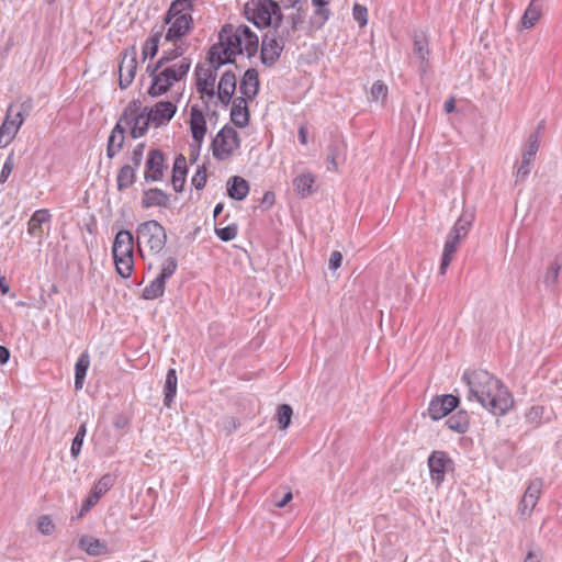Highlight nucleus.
Masks as SVG:
<instances>
[{
  "label": "nucleus",
  "instance_id": "46",
  "mask_svg": "<svg viewBox=\"0 0 562 562\" xmlns=\"http://www.w3.org/2000/svg\"><path fill=\"white\" fill-rule=\"evenodd\" d=\"M474 215L471 212H463L452 227V232L459 234L463 238L468 235L469 228L472 225Z\"/></svg>",
  "mask_w": 562,
  "mask_h": 562
},
{
  "label": "nucleus",
  "instance_id": "50",
  "mask_svg": "<svg viewBox=\"0 0 562 562\" xmlns=\"http://www.w3.org/2000/svg\"><path fill=\"white\" fill-rule=\"evenodd\" d=\"M458 247L453 245L452 243L446 240L443 246V252L441 257V262L439 267L440 274H445L447 271V268L450 266L453 255L457 251Z\"/></svg>",
  "mask_w": 562,
  "mask_h": 562
},
{
  "label": "nucleus",
  "instance_id": "2",
  "mask_svg": "<svg viewBox=\"0 0 562 562\" xmlns=\"http://www.w3.org/2000/svg\"><path fill=\"white\" fill-rule=\"evenodd\" d=\"M191 11V0H175L171 2L164 18L165 24H169L165 34L166 42H177L191 31L193 26Z\"/></svg>",
  "mask_w": 562,
  "mask_h": 562
},
{
  "label": "nucleus",
  "instance_id": "13",
  "mask_svg": "<svg viewBox=\"0 0 562 562\" xmlns=\"http://www.w3.org/2000/svg\"><path fill=\"white\" fill-rule=\"evenodd\" d=\"M284 46L277 38V35L267 33L262 37L260 59L265 66L271 67L280 58Z\"/></svg>",
  "mask_w": 562,
  "mask_h": 562
},
{
  "label": "nucleus",
  "instance_id": "55",
  "mask_svg": "<svg viewBox=\"0 0 562 562\" xmlns=\"http://www.w3.org/2000/svg\"><path fill=\"white\" fill-rule=\"evenodd\" d=\"M206 167L202 165L198 167L195 173L191 179V183L196 190H202L206 184Z\"/></svg>",
  "mask_w": 562,
  "mask_h": 562
},
{
  "label": "nucleus",
  "instance_id": "7",
  "mask_svg": "<svg viewBox=\"0 0 562 562\" xmlns=\"http://www.w3.org/2000/svg\"><path fill=\"white\" fill-rule=\"evenodd\" d=\"M258 27H268L274 23L282 22L283 15L278 2L273 0H258L255 9L252 10V16L248 18Z\"/></svg>",
  "mask_w": 562,
  "mask_h": 562
},
{
  "label": "nucleus",
  "instance_id": "60",
  "mask_svg": "<svg viewBox=\"0 0 562 562\" xmlns=\"http://www.w3.org/2000/svg\"><path fill=\"white\" fill-rule=\"evenodd\" d=\"M288 19H289V21L291 23V26H290L291 30L295 31L304 22L305 14L302 11V9L299 8L296 13H293V14L289 15Z\"/></svg>",
  "mask_w": 562,
  "mask_h": 562
},
{
  "label": "nucleus",
  "instance_id": "8",
  "mask_svg": "<svg viewBox=\"0 0 562 562\" xmlns=\"http://www.w3.org/2000/svg\"><path fill=\"white\" fill-rule=\"evenodd\" d=\"M430 477L436 485L445 481L446 473L453 469V461L445 451H432L428 458Z\"/></svg>",
  "mask_w": 562,
  "mask_h": 562
},
{
  "label": "nucleus",
  "instance_id": "35",
  "mask_svg": "<svg viewBox=\"0 0 562 562\" xmlns=\"http://www.w3.org/2000/svg\"><path fill=\"white\" fill-rule=\"evenodd\" d=\"M447 427L458 434H464L470 426V417L465 411H459L446 420Z\"/></svg>",
  "mask_w": 562,
  "mask_h": 562
},
{
  "label": "nucleus",
  "instance_id": "40",
  "mask_svg": "<svg viewBox=\"0 0 562 562\" xmlns=\"http://www.w3.org/2000/svg\"><path fill=\"white\" fill-rule=\"evenodd\" d=\"M241 44L243 52L245 50L248 57L254 56L258 50L259 40L258 36L250 30L249 26L243 24L241 29Z\"/></svg>",
  "mask_w": 562,
  "mask_h": 562
},
{
  "label": "nucleus",
  "instance_id": "25",
  "mask_svg": "<svg viewBox=\"0 0 562 562\" xmlns=\"http://www.w3.org/2000/svg\"><path fill=\"white\" fill-rule=\"evenodd\" d=\"M143 207L149 209L153 206L168 207L169 195L158 188L145 190L142 199Z\"/></svg>",
  "mask_w": 562,
  "mask_h": 562
},
{
  "label": "nucleus",
  "instance_id": "32",
  "mask_svg": "<svg viewBox=\"0 0 562 562\" xmlns=\"http://www.w3.org/2000/svg\"><path fill=\"white\" fill-rule=\"evenodd\" d=\"M21 120L14 122L4 117L0 126V148L8 146L21 127Z\"/></svg>",
  "mask_w": 562,
  "mask_h": 562
},
{
  "label": "nucleus",
  "instance_id": "15",
  "mask_svg": "<svg viewBox=\"0 0 562 562\" xmlns=\"http://www.w3.org/2000/svg\"><path fill=\"white\" fill-rule=\"evenodd\" d=\"M541 490H542V480L540 479H535L532 480L521 499H520V503L518 505V513L521 515V516H530L535 506L537 505L538 503V499L541 495Z\"/></svg>",
  "mask_w": 562,
  "mask_h": 562
},
{
  "label": "nucleus",
  "instance_id": "10",
  "mask_svg": "<svg viewBox=\"0 0 562 562\" xmlns=\"http://www.w3.org/2000/svg\"><path fill=\"white\" fill-rule=\"evenodd\" d=\"M137 70V52L135 46H131L125 50L124 56L119 66V86L121 89L128 88L136 75Z\"/></svg>",
  "mask_w": 562,
  "mask_h": 562
},
{
  "label": "nucleus",
  "instance_id": "30",
  "mask_svg": "<svg viewBox=\"0 0 562 562\" xmlns=\"http://www.w3.org/2000/svg\"><path fill=\"white\" fill-rule=\"evenodd\" d=\"M143 109L139 100L130 101L116 123H120L121 127H132L138 115L143 112Z\"/></svg>",
  "mask_w": 562,
  "mask_h": 562
},
{
  "label": "nucleus",
  "instance_id": "24",
  "mask_svg": "<svg viewBox=\"0 0 562 562\" xmlns=\"http://www.w3.org/2000/svg\"><path fill=\"white\" fill-rule=\"evenodd\" d=\"M190 128L192 138L200 145L206 133V121L203 112L196 106H192L190 111Z\"/></svg>",
  "mask_w": 562,
  "mask_h": 562
},
{
  "label": "nucleus",
  "instance_id": "54",
  "mask_svg": "<svg viewBox=\"0 0 562 562\" xmlns=\"http://www.w3.org/2000/svg\"><path fill=\"white\" fill-rule=\"evenodd\" d=\"M238 226L231 224L225 227L215 228L216 236L223 241H231L237 236Z\"/></svg>",
  "mask_w": 562,
  "mask_h": 562
},
{
  "label": "nucleus",
  "instance_id": "12",
  "mask_svg": "<svg viewBox=\"0 0 562 562\" xmlns=\"http://www.w3.org/2000/svg\"><path fill=\"white\" fill-rule=\"evenodd\" d=\"M165 170V157L161 150L159 149H150L148 151L146 162H145V171L144 179L146 182H156L160 181L164 177Z\"/></svg>",
  "mask_w": 562,
  "mask_h": 562
},
{
  "label": "nucleus",
  "instance_id": "53",
  "mask_svg": "<svg viewBox=\"0 0 562 562\" xmlns=\"http://www.w3.org/2000/svg\"><path fill=\"white\" fill-rule=\"evenodd\" d=\"M186 49L187 47L183 45H177L172 49L164 50L160 57V65H167L170 61L181 57Z\"/></svg>",
  "mask_w": 562,
  "mask_h": 562
},
{
  "label": "nucleus",
  "instance_id": "20",
  "mask_svg": "<svg viewBox=\"0 0 562 562\" xmlns=\"http://www.w3.org/2000/svg\"><path fill=\"white\" fill-rule=\"evenodd\" d=\"M207 61L209 65L215 67V69H220L223 65L234 63L235 54L220 41L211 46L207 53Z\"/></svg>",
  "mask_w": 562,
  "mask_h": 562
},
{
  "label": "nucleus",
  "instance_id": "58",
  "mask_svg": "<svg viewBox=\"0 0 562 562\" xmlns=\"http://www.w3.org/2000/svg\"><path fill=\"white\" fill-rule=\"evenodd\" d=\"M55 526L47 515H43L37 520V530L43 535H50Z\"/></svg>",
  "mask_w": 562,
  "mask_h": 562
},
{
  "label": "nucleus",
  "instance_id": "45",
  "mask_svg": "<svg viewBox=\"0 0 562 562\" xmlns=\"http://www.w3.org/2000/svg\"><path fill=\"white\" fill-rule=\"evenodd\" d=\"M560 270L561 265L558 261L552 262L548 267L543 277V284L548 290L554 291L557 289Z\"/></svg>",
  "mask_w": 562,
  "mask_h": 562
},
{
  "label": "nucleus",
  "instance_id": "28",
  "mask_svg": "<svg viewBox=\"0 0 562 562\" xmlns=\"http://www.w3.org/2000/svg\"><path fill=\"white\" fill-rule=\"evenodd\" d=\"M248 193L249 184L244 178L239 176H233L229 178L227 182V194L231 199L241 201L248 195Z\"/></svg>",
  "mask_w": 562,
  "mask_h": 562
},
{
  "label": "nucleus",
  "instance_id": "39",
  "mask_svg": "<svg viewBox=\"0 0 562 562\" xmlns=\"http://www.w3.org/2000/svg\"><path fill=\"white\" fill-rule=\"evenodd\" d=\"M79 547L92 557L101 555L105 552V544L91 536H82L79 540Z\"/></svg>",
  "mask_w": 562,
  "mask_h": 562
},
{
  "label": "nucleus",
  "instance_id": "57",
  "mask_svg": "<svg viewBox=\"0 0 562 562\" xmlns=\"http://www.w3.org/2000/svg\"><path fill=\"white\" fill-rule=\"evenodd\" d=\"M353 19L359 23L362 27L368 22V10L364 5L356 3L352 9Z\"/></svg>",
  "mask_w": 562,
  "mask_h": 562
},
{
  "label": "nucleus",
  "instance_id": "29",
  "mask_svg": "<svg viewBox=\"0 0 562 562\" xmlns=\"http://www.w3.org/2000/svg\"><path fill=\"white\" fill-rule=\"evenodd\" d=\"M191 67V60L187 57L182 58L179 63L168 66L161 70L162 76L169 78L175 83L184 78Z\"/></svg>",
  "mask_w": 562,
  "mask_h": 562
},
{
  "label": "nucleus",
  "instance_id": "5",
  "mask_svg": "<svg viewBox=\"0 0 562 562\" xmlns=\"http://www.w3.org/2000/svg\"><path fill=\"white\" fill-rule=\"evenodd\" d=\"M240 146L238 133L228 125H225L212 142V153L214 158L225 160Z\"/></svg>",
  "mask_w": 562,
  "mask_h": 562
},
{
  "label": "nucleus",
  "instance_id": "37",
  "mask_svg": "<svg viewBox=\"0 0 562 562\" xmlns=\"http://www.w3.org/2000/svg\"><path fill=\"white\" fill-rule=\"evenodd\" d=\"M177 384L178 378L175 369H169L166 375L165 386H164V405L167 407L171 406V403L175 400L177 394Z\"/></svg>",
  "mask_w": 562,
  "mask_h": 562
},
{
  "label": "nucleus",
  "instance_id": "59",
  "mask_svg": "<svg viewBox=\"0 0 562 562\" xmlns=\"http://www.w3.org/2000/svg\"><path fill=\"white\" fill-rule=\"evenodd\" d=\"M144 150H145V144L144 143H139L135 146V148L133 149L132 151V156H131V160L134 165V168H138L142 164V160H143V156H144Z\"/></svg>",
  "mask_w": 562,
  "mask_h": 562
},
{
  "label": "nucleus",
  "instance_id": "27",
  "mask_svg": "<svg viewBox=\"0 0 562 562\" xmlns=\"http://www.w3.org/2000/svg\"><path fill=\"white\" fill-rule=\"evenodd\" d=\"M124 142L125 127H121V124L116 123L108 139L106 156L112 159L123 148Z\"/></svg>",
  "mask_w": 562,
  "mask_h": 562
},
{
  "label": "nucleus",
  "instance_id": "49",
  "mask_svg": "<svg viewBox=\"0 0 562 562\" xmlns=\"http://www.w3.org/2000/svg\"><path fill=\"white\" fill-rule=\"evenodd\" d=\"M535 158L530 153H522L521 161L517 169V181H522L530 175Z\"/></svg>",
  "mask_w": 562,
  "mask_h": 562
},
{
  "label": "nucleus",
  "instance_id": "44",
  "mask_svg": "<svg viewBox=\"0 0 562 562\" xmlns=\"http://www.w3.org/2000/svg\"><path fill=\"white\" fill-rule=\"evenodd\" d=\"M148 111V108L145 106L143 109V112L138 115L135 123L131 127V136L133 138H139L144 136L149 127L150 119L147 114H145Z\"/></svg>",
  "mask_w": 562,
  "mask_h": 562
},
{
  "label": "nucleus",
  "instance_id": "31",
  "mask_svg": "<svg viewBox=\"0 0 562 562\" xmlns=\"http://www.w3.org/2000/svg\"><path fill=\"white\" fill-rule=\"evenodd\" d=\"M315 177L311 172H303L293 179V187L296 193L302 196L311 195L315 190L313 188Z\"/></svg>",
  "mask_w": 562,
  "mask_h": 562
},
{
  "label": "nucleus",
  "instance_id": "61",
  "mask_svg": "<svg viewBox=\"0 0 562 562\" xmlns=\"http://www.w3.org/2000/svg\"><path fill=\"white\" fill-rule=\"evenodd\" d=\"M341 262H342L341 252L338 250L333 251L330 254L329 262H328L329 269H331V270L338 269L341 266Z\"/></svg>",
  "mask_w": 562,
  "mask_h": 562
},
{
  "label": "nucleus",
  "instance_id": "62",
  "mask_svg": "<svg viewBox=\"0 0 562 562\" xmlns=\"http://www.w3.org/2000/svg\"><path fill=\"white\" fill-rule=\"evenodd\" d=\"M12 169H13V162H12L11 158L9 157L2 167V170L0 173V182H4L8 179Z\"/></svg>",
  "mask_w": 562,
  "mask_h": 562
},
{
  "label": "nucleus",
  "instance_id": "38",
  "mask_svg": "<svg viewBox=\"0 0 562 562\" xmlns=\"http://www.w3.org/2000/svg\"><path fill=\"white\" fill-rule=\"evenodd\" d=\"M90 366V357L88 352H82L79 358L77 359L76 366H75V389L81 390L87 371Z\"/></svg>",
  "mask_w": 562,
  "mask_h": 562
},
{
  "label": "nucleus",
  "instance_id": "34",
  "mask_svg": "<svg viewBox=\"0 0 562 562\" xmlns=\"http://www.w3.org/2000/svg\"><path fill=\"white\" fill-rule=\"evenodd\" d=\"M414 55L420 60L423 71L426 69L428 61V41L423 32L414 34Z\"/></svg>",
  "mask_w": 562,
  "mask_h": 562
},
{
  "label": "nucleus",
  "instance_id": "23",
  "mask_svg": "<svg viewBox=\"0 0 562 562\" xmlns=\"http://www.w3.org/2000/svg\"><path fill=\"white\" fill-rule=\"evenodd\" d=\"M259 91L258 71L255 68H249L245 71L240 82L239 92L240 97H245L249 101L254 100Z\"/></svg>",
  "mask_w": 562,
  "mask_h": 562
},
{
  "label": "nucleus",
  "instance_id": "48",
  "mask_svg": "<svg viewBox=\"0 0 562 562\" xmlns=\"http://www.w3.org/2000/svg\"><path fill=\"white\" fill-rule=\"evenodd\" d=\"M292 415L293 409L289 404H281L278 406L277 420L280 429L284 430L290 426Z\"/></svg>",
  "mask_w": 562,
  "mask_h": 562
},
{
  "label": "nucleus",
  "instance_id": "51",
  "mask_svg": "<svg viewBox=\"0 0 562 562\" xmlns=\"http://www.w3.org/2000/svg\"><path fill=\"white\" fill-rule=\"evenodd\" d=\"M316 8L311 22L316 29H322L330 16V10L327 7Z\"/></svg>",
  "mask_w": 562,
  "mask_h": 562
},
{
  "label": "nucleus",
  "instance_id": "19",
  "mask_svg": "<svg viewBox=\"0 0 562 562\" xmlns=\"http://www.w3.org/2000/svg\"><path fill=\"white\" fill-rule=\"evenodd\" d=\"M346 143L339 136H333L328 145L327 153V169L330 171H337L339 164L346 159Z\"/></svg>",
  "mask_w": 562,
  "mask_h": 562
},
{
  "label": "nucleus",
  "instance_id": "63",
  "mask_svg": "<svg viewBox=\"0 0 562 562\" xmlns=\"http://www.w3.org/2000/svg\"><path fill=\"white\" fill-rule=\"evenodd\" d=\"M115 428L123 429L128 425V418L124 415H119L113 422Z\"/></svg>",
  "mask_w": 562,
  "mask_h": 562
},
{
  "label": "nucleus",
  "instance_id": "11",
  "mask_svg": "<svg viewBox=\"0 0 562 562\" xmlns=\"http://www.w3.org/2000/svg\"><path fill=\"white\" fill-rule=\"evenodd\" d=\"M459 397L452 394H445L434 397L428 407L431 419L439 420L450 414L459 405Z\"/></svg>",
  "mask_w": 562,
  "mask_h": 562
},
{
  "label": "nucleus",
  "instance_id": "18",
  "mask_svg": "<svg viewBox=\"0 0 562 562\" xmlns=\"http://www.w3.org/2000/svg\"><path fill=\"white\" fill-rule=\"evenodd\" d=\"M236 85V75L232 70L224 71L220 78L216 90V95L223 106L231 104Z\"/></svg>",
  "mask_w": 562,
  "mask_h": 562
},
{
  "label": "nucleus",
  "instance_id": "56",
  "mask_svg": "<svg viewBox=\"0 0 562 562\" xmlns=\"http://www.w3.org/2000/svg\"><path fill=\"white\" fill-rule=\"evenodd\" d=\"M370 93L373 101L384 100L387 95V86L378 80L372 85Z\"/></svg>",
  "mask_w": 562,
  "mask_h": 562
},
{
  "label": "nucleus",
  "instance_id": "22",
  "mask_svg": "<svg viewBox=\"0 0 562 562\" xmlns=\"http://www.w3.org/2000/svg\"><path fill=\"white\" fill-rule=\"evenodd\" d=\"M245 97H236L232 99L231 120L239 128L246 127L249 123V109Z\"/></svg>",
  "mask_w": 562,
  "mask_h": 562
},
{
  "label": "nucleus",
  "instance_id": "36",
  "mask_svg": "<svg viewBox=\"0 0 562 562\" xmlns=\"http://www.w3.org/2000/svg\"><path fill=\"white\" fill-rule=\"evenodd\" d=\"M32 110V103L31 101H24L21 103H12L9 105L5 117L10 119L11 121H19L21 120V124L24 123L25 119L29 116L30 112Z\"/></svg>",
  "mask_w": 562,
  "mask_h": 562
},
{
  "label": "nucleus",
  "instance_id": "4",
  "mask_svg": "<svg viewBox=\"0 0 562 562\" xmlns=\"http://www.w3.org/2000/svg\"><path fill=\"white\" fill-rule=\"evenodd\" d=\"M138 243H144L150 251L160 252L167 243L165 227L155 220L144 222L137 227Z\"/></svg>",
  "mask_w": 562,
  "mask_h": 562
},
{
  "label": "nucleus",
  "instance_id": "64",
  "mask_svg": "<svg viewBox=\"0 0 562 562\" xmlns=\"http://www.w3.org/2000/svg\"><path fill=\"white\" fill-rule=\"evenodd\" d=\"M165 65H160V58L157 60L155 65H148L146 68V72H148L151 76V79L155 75H158V70L162 68Z\"/></svg>",
  "mask_w": 562,
  "mask_h": 562
},
{
  "label": "nucleus",
  "instance_id": "21",
  "mask_svg": "<svg viewBox=\"0 0 562 562\" xmlns=\"http://www.w3.org/2000/svg\"><path fill=\"white\" fill-rule=\"evenodd\" d=\"M177 106L170 101H160L148 109L147 115L156 126L169 122L176 114Z\"/></svg>",
  "mask_w": 562,
  "mask_h": 562
},
{
  "label": "nucleus",
  "instance_id": "33",
  "mask_svg": "<svg viewBox=\"0 0 562 562\" xmlns=\"http://www.w3.org/2000/svg\"><path fill=\"white\" fill-rule=\"evenodd\" d=\"M541 13L542 4L540 0H531L521 18V25L525 29L535 26V24L539 21Z\"/></svg>",
  "mask_w": 562,
  "mask_h": 562
},
{
  "label": "nucleus",
  "instance_id": "41",
  "mask_svg": "<svg viewBox=\"0 0 562 562\" xmlns=\"http://www.w3.org/2000/svg\"><path fill=\"white\" fill-rule=\"evenodd\" d=\"M136 178V168L131 165H124L117 173L116 184L119 191H124L132 187Z\"/></svg>",
  "mask_w": 562,
  "mask_h": 562
},
{
  "label": "nucleus",
  "instance_id": "1",
  "mask_svg": "<svg viewBox=\"0 0 562 562\" xmlns=\"http://www.w3.org/2000/svg\"><path fill=\"white\" fill-rule=\"evenodd\" d=\"M462 381L469 389L468 400H475L495 416L505 415L514 400L508 389L485 370L464 371Z\"/></svg>",
  "mask_w": 562,
  "mask_h": 562
},
{
  "label": "nucleus",
  "instance_id": "16",
  "mask_svg": "<svg viewBox=\"0 0 562 562\" xmlns=\"http://www.w3.org/2000/svg\"><path fill=\"white\" fill-rule=\"evenodd\" d=\"M114 484V477L111 474L103 475L93 486L90 495L83 501L79 517L88 513Z\"/></svg>",
  "mask_w": 562,
  "mask_h": 562
},
{
  "label": "nucleus",
  "instance_id": "26",
  "mask_svg": "<svg viewBox=\"0 0 562 562\" xmlns=\"http://www.w3.org/2000/svg\"><path fill=\"white\" fill-rule=\"evenodd\" d=\"M188 172L187 160L183 155H178L173 162L171 183L176 192H182Z\"/></svg>",
  "mask_w": 562,
  "mask_h": 562
},
{
  "label": "nucleus",
  "instance_id": "3",
  "mask_svg": "<svg viewBox=\"0 0 562 562\" xmlns=\"http://www.w3.org/2000/svg\"><path fill=\"white\" fill-rule=\"evenodd\" d=\"M112 255L116 272L127 279L134 270V238L130 231L121 229L115 235Z\"/></svg>",
  "mask_w": 562,
  "mask_h": 562
},
{
  "label": "nucleus",
  "instance_id": "43",
  "mask_svg": "<svg viewBox=\"0 0 562 562\" xmlns=\"http://www.w3.org/2000/svg\"><path fill=\"white\" fill-rule=\"evenodd\" d=\"M162 26L158 31H153V34L145 41L142 49L143 59L154 58L158 53L160 37L162 35Z\"/></svg>",
  "mask_w": 562,
  "mask_h": 562
},
{
  "label": "nucleus",
  "instance_id": "6",
  "mask_svg": "<svg viewBox=\"0 0 562 562\" xmlns=\"http://www.w3.org/2000/svg\"><path fill=\"white\" fill-rule=\"evenodd\" d=\"M178 261L175 257H168L161 265L160 273L144 288L142 297L155 300L164 295L166 281L176 272Z\"/></svg>",
  "mask_w": 562,
  "mask_h": 562
},
{
  "label": "nucleus",
  "instance_id": "14",
  "mask_svg": "<svg viewBox=\"0 0 562 562\" xmlns=\"http://www.w3.org/2000/svg\"><path fill=\"white\" fill-rule=\"evenodd\" d=\"M50 214L46 209L36 210L27 222V234L42 244L46 231L49 229Z\"/></svg>",
  "mask_w": 562,
  "mask_h": 562
},
{
  "label": "nucleus",
  "instance_id": "47",
  "mask_svg": "<svg viewBox=\"0 0 562 562\" xmlns=\"http://www.w3.org/2000/svg\"><path fill=\"white\" fill-rule=\"evenodd\" d=\"M86 434H87V424L82 423L79 426V428L76 432V436L72 439L71 447H70V453L74 459H77L78 456L80 454Z\"/></svg>",
  "mask_w": 562,
  "mask_h": 562
},
{
  "label": "nucleus",
  "instance_id": "9",
  "mask_svg": "<svg viewBox=\"0 0 562 562\" xmlns=\"http://www.w3.org/2000/svg\"><path fill=\"white\" fill-rule=\"evenodd\" d=\"M217 70L211 65L204 67L198 65L195 68V87L196 91L202 95H206L209 99H213L216 95L215 81L217 77Z\"/></svg>",
  "mask_w": 562,
  "mask_h": 562
},
{
  "label": "nucleus",
  "instance_id": "17",
  "mask_svg": "<svg viewBox=\"0 0 562 562\" xmlns=\"http://www.w3.org/2000/svg\"><path fill=\"white\" fill-rule=\"evenodd\" d=\"M241 29L243 24L236 27L232 24H225L222 26V30L218 34L220 41L223 42L225 46L231 48V52H233L235 56L243 53Z\"/></svg>",
  "mask_w": 562,
  "mask_h": 562
},
{
  "label": "nucleus",
  "instance_id": "52",
  "mask_svg": "<svg viewBox=\"0 0 562 562\" xmlns=\"http://www.w3.org/2000/svg\"><path fill=\"white\" fill-rule=\"evenodd\" d=\"M269 33L277 35L278 42L285 46V43L290 40L291 33L293 30L291 27H281V23L277 22L273 24L272 29L268 30Z\"/></svg>",
  "mask_w": 562,
  "mask_h": 562
},
{
  "label": "nucleus",
  "instance_id": "42",
  "mask_svg": "<svg viewBox=\"0 0 562 562\" xmlns=\"http://www.w3.org/2000/svg\"><path fill=\"white\" fill-rule=\"evenodd\" d=\"M172 82L169 80V78L164 77L162 72H158V75H155L151 79L150 87L148 89V94L150 97H159L165 94L171 87Z\"/></svg>",
  "mask_w": 562,
  "mask_h": 562
}]
</instances>
